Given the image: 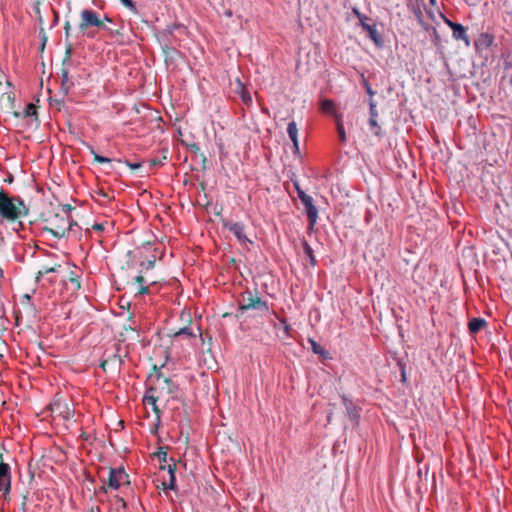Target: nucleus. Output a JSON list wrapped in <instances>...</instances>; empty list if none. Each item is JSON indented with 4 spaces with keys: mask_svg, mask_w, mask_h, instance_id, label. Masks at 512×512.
<instances>
[{
    "mask_svg": "<svg viewBox=\"0 0 512 512\" xmlns=\"http://www.w3.org/2000/svg\"><path fill=\"white\" fill-rule=\"evenodd\" d=\"M28 209L20 198L9 197L0 191V215L7 220H17L26 216Z\"/></svg>",
    "mask_w": 512,
    "mask_h": 512,
    "instance_id": "f257e3e1",
    "label": "nucleus"
},
{
    "mask_svg": "<svg viewBox=\"0 0 512 512\" xmlns=\"http://www.w3.org/2000/svg\"><path fill=\"white\" fill-rule=\"evenodd\" d=\"M70 210V206L66 205L63 207V216L56 214L54 218L50 220V224L52 227L49 230L55 237H64L69 231L73 229V226L77 225V223L74 222L69 216Z\"/></svg>",
    "mask_w": 512,
    "mask_h": 512,
    "instance_id": "f03ea898",
    "label": "nucleus"
},
{
    "mask_svg": "<svg viewBox=\"0 0 512 512\" xmlns=\"http://www.w3.org/2000/svg\"><path fill=\"white\" fill-rule=\"evenodd\" d=\"M353 14L357 17L360 26L367 32L369 39L378 47L383 45L382 35L377 30L376 22L369 16L361 13L357 8L353 9Z\"/></svg>",
    "mask_w": 512,
    "mask_h": 512,
    "instance_id": "7ed1b4c3",
    "label": "nucleus"
},
{
    "mask_svg": "<svg viewBox=\"0 0 512 512\" xmlns=\"http://www.w3.org/2000/svg\"><path fill=\"white\" fill-rule=\"evenodd\" d=\"M80 24L79 28L81 31H86L90 27H97L101 30L110 32V28L105 25V23L100 19L99 14L92 9H84L80 14Z\"/></svg>",
    "mask_w": 512,
    "mask_h": 512,
    "instance_id": "20e7f679",
    "label": "nucleus"
},
{
    "mask_svg": "<svg viewBox=\"0 0 512 512\" xmlns=\"http://www.w3.org/2000/svg\"><path fill=\"white\" fill-rule=\"evenodd\" d=\"M239 309L241 311H247L250 309L268 311L269 307L266 301H263L257 295H253L252 292L247 291L242 295V298L239 301Z\"/></svg>",
    "mask_w": 512,
    "mask_h": 512,
    "instance_id": "39448f33",
    "label": "nucleus"
},
{
    "mask_svg": "<svg viewBox=\"0 0 512 512\" xmlns=\"http://www.w3.org/2000/svg\"><path fill=\"white\" fill-rule=\"evenodd\" d=\"M443 20L444 23L452 29V37L455 40H462L465 45L469 47L471 41L467 34L466 28L462 24L453 22L445 16H443Z\"/></svg>",
    "mask_w": 512,
    "mask_h": 512,
    "instance_id": "423d86ee",
    "label": "nucleus"
},
{
    "mask_svg": "<svg viewBox=\"0 0 512 512\" xmlns=\"http://www.w3.org/2000/svg\"><path fill=\"white\" fill-rule=\"evenodd\" d=\"M222 224H223V227L225 229H227L229 232H231L240 243L245 244V243L249 242V240L244 232V230H245L244 224L239 223V222H233L228 219H222Z\"/></svg>",
    "mask_w": 512,
    "mask_h": 512,
    "instance_id": "0eeeda50",
    "label": "nucleus"
},
{
    "mask_svg": "<svg viewBox=\"0 0 512 512\" xmlns=\"http://www.w3.org/2000/svg\"><path fill=\"white\" fill-rule=\"evenodd\" d=\"M177 134L178 135L175 137L177 145L191 152L192 157L195 156L196 153L199 151V146L194 141L193 137H191L190 135L185 136L180 129L177 131Z\"/></svg>",
    "mask_w": 512,
    "mask_h": 512,
    "instance_id": "6e6552de",
    "label": "nucleus"
},
{
    "mask_svg": "<svg viewBox=\"0 0 512 512\" xmlns=\"http://www.w3.org/2000/svg\"><path fill=\"white\" fill-rule=\"evenodd\" d=\"M156 392H157V387L149 388L148 391L146 392V394L143 397V403L145 405L151 406L152 411L155 413L156 419L159 422L160 418H161V411H160V409H159V407L157 405V401L159 399V396L156 394Z\"/></svg>",
    "mask_w": 512,
    "mask_h": 512,
    "instance_id": "1a4fd4ad",
    "label": "nucleus"
},
{
    "mask_svg": "<svg viewBox=\"0 0 512 512\" xmlns=\"http://www.w3.org/2000/svg\"><path fill=\"white\" fill-rule=\"evenodd\" d=\"M128 475L123 469L111 468L108 477V487L117 490L122 483L127 481Z\"/></svg>",
    "mask_w": 512,
    "mask_h": 512,
    "instance_id": "9d476101",
    "label": "nucleus"
},
{
    "mask_svg": "<svg viewBox=\"0 0 512 512\" xmlns=\"http://www.w3.org/2000/svg\"><path fill=\"white\" fill-rule=\"evenodd\" d=\"M300 201L305 207L310 225H314L317 222L318 210L313 204L312 197L309 195H302Z\"/></svg>",
    "mask_w": 512,
    "mask_h": 512,
    "instance_id": "9b49d317",
    "label": "nucleus"
},
{
    "mask_svg": "<svg viewBox=\"0 0 512 512\" xmlns=\"http://www.w3.org/2000/svg\"><path fill=\"white\" fill-rule=\"evenodd\" d=\"M341 399H342V403L346 409V413H347V416L349 417V419L354 424H358L359 418H360L358 407L346 395H342Z\"/></svg>",
    "mask_w": 512,
    "mask_h": 512,
    "instance_id": "f8f14e48",
    "label": "nucleus"
},
{
    "mask_svg": "<svg viewBox=\"0 0 512 512\" xmlns=\"http://www.w3.org/2000/svg\"><path fill=\"white\" fill-rule=\"evenodd\" d=\"M158 386H160L162 391H166L167 394H175L178 390L177 384H175L169 378H161L160 376L157 378Z\"/></svg>",
    "mask_w": 512,
    "mask_h": 512,
    "instance_id": "ddd939ff",
    "label": "nucleus"
},
{
    "mask_svg": "<svg viewBox=\"0 0 512 512\" xmlns=\"http://www.w3.org/2000/svg\"><path fill=\"white\" fill-rule=\"evenodd\" d=\"M320 110L324 114L332 115L334 119L336 120V116H341L336 111V106L333 100L331 99H324L320 103Z\"/></svg>",
    "mask_w": 512,
    "mask_h": 512,
    "instance_id": "4468645a",
    "label": "nucleus"
},
{
    "mask_svg": "<svg viewBox=\"0 0 512 512\" xmlns=\"http://www.w3.org/2000/svg\"><path fill=\"white\" fill-rule=\"evenodd\" d=\"M236 92L239 95V97L241 98L242 102L246 106L251 105L252 97H251L249 91L247 90V88L243 85V83L241 81H237Z\"/></svg>",
    "mask_w": 512,
    "mask_h": 512,
    "instance_id": "2eb2a0df",
    "label": "nucleus"
},
{
    "mask_svg": "<svg viewBox=\"0 0 512 512\" xmlns=\"http://www.w3.org/2000/svg\"><path fill=\"white\" fill-rule=\"evenodd\" d=\"M287 133L290 140L293 142V146L298 151V129L294 121H291L287 126Z\"/></svg>",
    "mask_w": 512,
    "mask_h": 512,
    "instance_id": "dca6fc26",
    "label": "nucleus"
},
{
    "mask_svg": "<svg viewBox=\"0 0 512 512\" xmlns=\"http://www.w3.org/2000/svg\"><path fill=\"white\" fill-rule=\"evenodd\" d=\"M486 325V321L483 318H472L468 323V329L470 333L475 334L479 332Z\"/></svg>",
    "mask_w": 512,
    "mask_h": 512,
    "instance_id": "f3484780",
    "label": "nucleus"
},
{
    "mask_svg": "<svg viewBox=\"0 0 512 512\" xmlns=\"http://www.w3.org/2000/svg\"><path fill=\"white\" fill-rule=\"evenodd\" d=\"M335 122H336V129H337L339 141L344 144V143H346V133H345V128H344V125L342 122V117L336 116Z\"/></svg>",
    "mask_w": 512,
    "mask_h": 512,
    "instance_id": "a211bd4d",
    "label": "nucleus"
},
{
    "mask_svg": "<svg viewBox=\"0 0 512 512\" xmlns=\"http://www.w3.org/2000/svg\"><path fill=\"white\" fill-rule=\"evenodd\" d=\"M135 283L138 285V294L144 295L149 293V286L145 284V279L142 275H138L135 277Z\"/></svg>",
    "mask_w": 512,
    "mask_h": 512,
    "instance_id": "6ab92c4d",
    "label": "nucleus"
},
{
    "mask_svg": "<svg viewBox=\"0 0 512 512\" xmlns=\"http://www.w3.org/2000/svg\"><path fill=\"white\" fill-rule=\"evenodd\" d=\"M308 342L310 343L311 349L315 354H318L320 356H323L324 358H327L328 352L321 345H319L314 339L309 338Z\"/></svg>",
    "mask_w": 512,
    "mask_h": 512,
    "instance_id": "aec40b11",
    "label": "nucleus"
},
{
    "mask_svg": "<svg viewBox=\"0 0 512 512\" xmlns=\"http://www.w3.org/2000/svg\"><path fill=\"white\" fill-rule=\"evenodd\" d=\"M369 130L375 136L381 135V127L378 124V118H369L368 120Z\"/></svg>",
    "mask_w": 512,
    "mask_h": 512,
    "instance_id": "412c9836",
    "label": "nucleus"
},
{
    "mask_svg": "<svg viewBox=\"0 0 512 512\" xmlns=\"http://www.w3.org/2000/svg\"><path fill=\"white\" fill-rule=\"evenodd\" d=\"M303 249H304L305 255L309 258L310 264L312 266H315L316 265V258L314 256V253H313V250H312L311 246L306 241L303 242Z\"/></svg>",
    "mask_w": 512,
    "mask_h": 512,
    "instance_id": "4be33fe9",
    "label": "nucleus"
},
{
    "mask_svg": "<svg viewBox=\"0 0 512 512\" xmlns=\"http://www.w3.org/2000/svg\"><path fill=\"white\" fill-rule=\"evenodd\" d=\"M180 336H186L188 338H195V333L189 327H184L175 332L174 337L178 338Z\"/></svg>",
    "mask_w": 512,
    "mask_h": 512,
    "instance_id": "5701e85b",
    "label": "nucleus"
},
{
    "mask_svg": "<svg viewBox=\"0 0 512 512\" xmlns=\"http://www.w3.org/2000/svg\"><path fill=\"white\" fill-rule=\"evenodd\" d=\"M37 114V107L33 103L27 104L24 110V117H33Z\"/></svg>",
    "mask_w": 512,
    "mask_h": 512,
    "instance_id": "b1692460",
    "label": "nucleus"
},
{
    "mask_svg": "<svg viewBox=\"0 0 512 512\" xmlns=\"http://www.w3.org/2000/svg\"><path fill=\"white\" fill-rule=\"evenodd\" d=\"M154 455L159 459L160 463H166L168 454L165 451L164 447H159L158 451L154 453Z\"/></svg>",
    "mask_w": 512,
    "mask_h": 512,
    "instance_id": "393cba45",
    "label": "nucleus"
},
{
    "mask_svg": "<svg viewBox=\"0 0 512 512\" xmlns=\"http://www.w3.org/2000/svg\"><path fill=\"white\" fill-rule=\"evenodd\" d=\"M2 489L5 493L10 491V476L0 478V490Z\"/></svg>",
    "mask_w": 512,
    "mask_h": 512,
    "instance_id": "a878e982",
    "label": "nucleus"
},
{
    "mask_svg": "<svg viewBox=\"0 0 512 512\" xmlns=\"http://www.w3.org/2000/svg\"><path fill=\"white\" fill-rule=\"evenodd\" d=\"M56 271V267H43L42 270H40L37 275H36V280L39 281L40 278L45 275V274H48V273H52V272H55Z\"/></svg>",
    "mask_w": 512,
    "mask_h": 512,
    "instance_id": "bb28decb",
    "label": "nucleus"
},
{
    "mask_svg": "<svg viewBox=\"0 0 512 512\" xmlns=\"http://www.w3.org/2000/svg\"><path fill=\"white\" fill-rule=\"evenodd\" d=\"M369 118H378V112L376 109V104L373 100H370L369 102Z\"/></svg>",
    "mask_w": 512,
    "mask_h": 512,
    "instance_id": "cd10ccee",
    "label": "nucleus"
},
{
    "mask_svg": "<svg viewBox=\"0 0 512 512\" xmlns=\"http://www.w3.org/2000/svg\"><path fill=\"white\" fill-rule=\"evenodd\" d=\"M10 467L6 463H0V478L9 477Z\"/></svg>",
    "mask_w": 512,
    "mask_h": 512,
    "instance_id": "c85d7f7f",
    "label": "nucleus"
},
{
    "mask_svg": "<svg viewBox=\"0 0 512 512\" xmlns=\"http://www.w3.org/2000/svg\"><path fill=\"white\" fill-rule=\"evenodd\" d=\"M120 2L133 13H137V8L132 0H120Z\"/></svg>",
    "mask_w": 512,
    "mask_h": 512,
    "instance_id": "c756f323",
    "label": "nucleus"
},
{
    "mask_svg": "<svg viewBox=\"0 0 512 512\" xmlns=\"http://www.w3.org/2000/svg\"><path fill=\"white\" fill-rule=\"evenodd\" d=\"M6 101L8 102L9 106L12 108L14 101H15V94L13 91L9 90L4 93Z\"/></svg>",
    "mask_w": 512,
    "mask_h": 512,
    "instance_id": "7c9ffc66",
    "label": "nucleus"
},
{
    "mask_svg": "<svg viewBox=\"0 0 512 512\" xmlns=\"http://www.w3.org/2000/svg\"><path fill=\"white\" fill-rule=\"evenodd\" d=\"M164 488L169 490L176 489V477L169 476L168 483H164Z\"/></svg>",
    "mask_w": 512,
    "mask_h": 512,
    "instance_id": "2f4dec72",
    "label": "nucleus"
},
{
    "mask_svg": "<svg viewBox=\"0 0 512 512\" xmlns=\"http://www.w3.org/2000/svg\"><path fill=\"white\" fill-rule=\"evenodd\" d=\"M131 172L138 171L142 168V162H126Z\"/></svg>",
    "mask_w": 512,
    "mask_h": 512,
    "instance_id": "473e14b6",
    "label": "nucleus"
},
{
    "mask_svg": "<svg viewBox=\"0 0 512 512\" xmlns=\"http://www.w3.org/2000/svg\"><path fill=\"white\" fill-rule=\"evenodd\" d=\"M155 261H156V260H155V258L150 259V260H148V261H146V262H142V263H141V266H142L144 269H146V270L153 269V268H154V266H155Z\"/></svg>",
    "mask_w": 512,
    "mask_h": 512,
    "instance_id": "72a5a7b5",
    "label": "nucleus"
},
{
    "mask_svg": "<svg viewBox=\"0 0 512 512\" xmlns=\"http://www.w3.org/2000/svg\"><path fill=\"white\" fill-rule=\"evenodd\" d=\"M176 470H177V466H176L175 462L173 464H169L167 466V471H168L169 476L176 477L175 476Z\"/></svg>",
    "mask_w": 512,
    "mask_h": 512,
    "instance_id": "f704fd0d",
    "label": "nucleus"
},
{
    "mask_svg": "<svg viewBox=\"0 0 512 512\" xmlns=\"http://www.w3.org/2000/svg\"><path fill=\"white\" fill-rule=\"evenodd\" d=\"M362 79H363V85H364V87L366 88L367 93H368L370 96H373V95H374V91L372 90V88H371V86L369 85L368 81L364 78V75H362Z\"/></svg>",
    "mask_w": 512,
    "mask_h": 512,
    "instance_id": "c9c22d12",
    "label": "nucleus"
},
{
    "mask_svg": "<svg viewBox=\"0 0 512 512\" xmlns=\"http://www.w3.org/2000/svg\"><path fill=\"white\" fill-rule=\"evenodd\" d=\"M293 185H294V187H295V189H296V191H297V195H298V198H299V199H301V196H302V195H307V194H306V193H305V192L300 188V186H299V183H298V182H294V183H293Z\"/></svg>",
    "mask_w": 512,
    "mask_h": 512,
    "instance_id": "e433bc0d",
    "label": "nucleus"
},
{
    "mask_svg": "<svg viewBox=\"0 0 512 512\" xmlns=\"http://www.w3.org/2000/svg\"><path fill=\"white\" fill-rule=\"evenodd\" d=\"M92 229L97 232L104 231V224L103 223H95L92 225Z\"/></svg>",
    "mask_w": 512,
    "mask_h": 512,
    "instance_id": "4c0bfd02",
    "label": "nucleus"
},
{
    "mask_svg": "<svg viewBox=\"0 0 512 512\" xmlns=\"http://www.w3.org/2000/svg\"><path fill=\"white\" fill-rule=\"evenodd\" d=\"M281 323L283 324L284 332L288 335L291 330V326L284 319L281 320Z\"/></svg>",
    "mask_w": 512,
    "mask_h": 512,
    "instance_id": "58836bf2",
    "label": "nucleus"
},
{
    "mask_svg": "<svg viewBox=\"0 0 512 512\" xmlns=\"http://www.w3.org/2000/svg\"><path fill=\"white\" fill-rule=\"evenodd\" d=\"M70 281L77 287V288H80V282L77 278H73L71 277L70 278Z\"/></svg>",
    "mask_w": 512,
    "mask_h": 512,
    "instance_id": "ea45409f",
    "label": "nucleus"
},
{
    "mask_svg": "<svg viewBox=\"0 0 512 512\" xmlns=\"http://www.w3.org/2000/svg\"><path fill=\"white\" fill-rule=\"evenodd\" d=\"M62 78H63V82L68 81V72L66 70H63Z\"/></svg>",
    "mask_w": 512,
    "mask_h": 512,
    "instance_id": "a19ab883",
    "label": "nucleus"
},
{
    "mask_svg": "<svg viewBox=\"0 0 512 512\" xmlns=\"http://www.w3.org/2000/svg\"><path fill=\"white\" fill-rule=\"evenodd\" d=\"M99 195L101 197L105 198L107 201H110V197L107 193L101 191V192H99Z\"/></svg>",
    "mask_w": 512,
    "mask_h": 512,
    "instance_id": "79ce46f5",
    "label": "nucleus"
},
{
    "mask_svg": "<svg viewBox=\"0 0 512 512\" xmlns=\"http://www.w3.org/2000/svg\"><path fill=\"white\" fill-rule=\"evenodd\" d=\"M108 360H104L100 363V367L105 371L106 370V366L108 364Z\"/></svg>",
    "mask_w": 512,
    "mask_h": 512,
    "instance_id": "37998d69",
    "label": "nucleus"
},
{
    "mask_svg": "<svg viewBox=\"0 0 512 512\" xmlns=\"http://www.w3.org/2000/svg\"><path fill=\"white\" fill-rule=\"evenodd\" d=\"M94 160H97V161H100V160H110L109 158L107 157H103V156H99V155H96Z\"/></svg>",
    "mask_w": 512,
    "mask_h": 512,
    "instance_id": "c03bdc74",
    "label": "nucleus"
},
{
    "mask_svg": "<svg viewBox=\"0 0 512 512\" xmlns=\"http://www.w3.org/2000/svg\"><path fill=\"white\" fill-rule=\"evenodd\" d=\"M86 512H100L99 507H91Z\"/></svg>",
    "mask_w": 512,
    "mask_h": 512,
    "instance_id": "a18cd8bd",
    "label": "nucleus"
},
{
    "mask_svg": "<svg viewBox=\"0 0 512 512\" xmlns=\"http://www.w3.org/2000/svg\"><path fill=\"white\" fill-rule=\"evenodd\" d=\"M64 29H65L66 35H68L69 29H70V24L68 22L65 24Z\"/></svg>",
    "mask_w": 512,
    "mask_h": 512,
    "instance_id": "49530a36",
    "label": "nucleus"
},
{
    "mask_svg": "<svg viewBox=\"0 0 512 512\" xmlns=\"http://www.w3.org/2000/svg\"><path fill=\"white\" fill-rule=\"evenodd\" d=\"M99 491L106 492V491H107L106 486H105V485H102V486L99 488Z\"/></svg>",
    "mask_w": 512,
    "mask_h": 512,
    "instance_id": "de8ad7c7",
    "label": "nucleus"
},
{
    "mask_svg": "<svg viewBox=\"0 0 512 512\" xmlns=\"http://www.w3.org/2000/svg\"><path fill=\"white\" fill-rule=\"evenodd\" d=\"M105 20H106L107 22H112V19H111L110 17H108V16H105Z\"/></svg>",
    "mask_w": 512,
    "mask_h": 512,
    "instance_id": "09e8293b",
    "label": "nucleus"
},
{
    "mask_svg": "<svg viewBox=\"0 0 512 512\" xmlns=\"http://www.w3.org/2000/svg\"><path fill=\"white\" fill-rule=\"evenodd\" d=\"M157 163H158V162L153 161V162H151V166H155Z\"/></svg>",
    "mask_w": 512,
    "mask_h": 512,
    "instance_id": "8fccbe9b",
    "label": "nucleus"
},
{
    "mask_svg": "<svg viewBox=\"0 0 512 512\" xmlns=\"http://www.w3.org/2000/svg\"><path fill=\"white\" fill-rule=\"evenodd\" d=\"M7 87H8L9 89H11V88H12V87H11V84H10L9 82H7Z\"/></svg>",
    "mask_w": 512,
    "mask_h": 512,
    "instance_id": "3c124183",
    "label": "nucleus"
},
{
    "mask_svg": "<svg viewBox=\"0 0 512 512\" xmlns=\"http://www.w3.org/2000/svg\"><path fill=\"white\" fill-rule=\"evenodd\" d=\"M510 83H511V85H512V75H511V78H510Z\"/></svg>",
    "mask_w": 512,
    "mask_h": 512,
    "instance_id": "603ef678",
    "label": "nucleus"
},
{
    "mask_svg": "<svg viewBox=\"0 0 512 512\" xmlns=\"http://www.w3.org/2000/svg\"><path fill=\"white\" fill-rule=\"evenodd\" d=\"M431 2L433 3V2H434V0H431Z\"/></svg>",
    "mask_w": 512,
    "mask_h": 512,
    "instance_id": "864d4df0",
    "label": "nucleus"
}]
</instances>
